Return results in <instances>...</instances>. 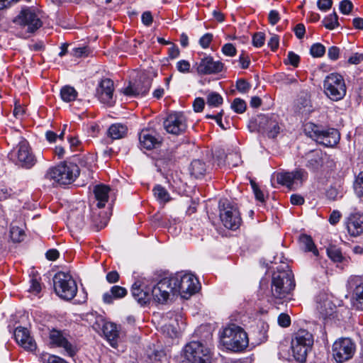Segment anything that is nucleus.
Instances as JSON below:
<instances>
[{
	"label": "nucleus",
	"mask_w": 363,
	"mask_h": 363,
	"mask_svg": "<svg viewBox=\"0 0 363 363\" xmlns=\"http://www.w3.org/2000/svg\"><path fill=\"white\" fill-rule=\"evenodd\" d=\"M295 286L294 276L289 266H285V269L278 268L272 274L271 284V294L274 303H280L282 299L291 294Z\"/></svg>",
	"instance_id": "1"
},
{
	"label": "nucleus",
	"mask_w": 363,
	"mask_h": 363,
	"mask_svg": "<svg viewBox=\"0 0 363 363\" xmlns=\"http://www.w3.org/2000/svg\"><path fill=\"white\" fill-rule=\"evenodd\" d=\"M220 342L228 350L239 352L244 351L249 345V338L245 330L235 324L223 328Z\"/></svg>",
	"instance_id": "2"
},
{
	"label": "nucleus",
	"mask_w": 363,
	"mask_h": 363,
	"mask_svg": "<svg viewBox=\"0 0 363 363\" xmlns=\"http://www.w3.org/2000/svg\"><path fill=\"white\" fill-rule=\"evenodd\" d=\"M79 167L72 162H61L58 165L50 168L45 178L60 185L72 184L79 175Z\"/></svg>",
	"instance_id": "3"
},
{
	"label": "nucleus",
	"mask_w": 363,
	"mask_h": 363,
	"mask_svg": "<svg viewBox=\"0 0 363 363\" xmlns=\"http://www.w3.org/2000/svg\"><path fill=\"white\" fill-rule=\"evenodd\" d=\"M304 131L318 143L325 147H334L340 140V133L337 129L333 128L323 129L313 123H305Z\"/></svg>",
	"instance_id": "4"
},
{
	"label": "nucleus",
	"mask_w": 363,
	"mask_h": 363,
	"mask_svg": "<svg viewBox=\"0 0 363 363\" xmlns=\"http://www.w3.org/2000/svg\"><path fill=\"white\" fill-rule=\"evenodd\" d=\"M313 345V335L307 330H299L291 340V350L294 359L298 362H305Z\"/></svg>",
	"instance_id": "5"
},
{
	"label": "nucleus",
	"mask_w": 363,
	"mask_h": 363,
	"mask_svg": "<svg viewBox=\"0 0 363 363\" xmlns=\"http://www.w3.org/2000/svg\"><path fill=\"white\" fill-rule=\"evenodd\" d=\"M175 291L182 298L188 299L196 294L199 288L198 279L191 273L179 272L172 276Z\"/></svg>",
	"instance_id": "6"
},
{
	"label": "nucleus",
	"mask_w": 363,
	"mask_h": 363,
	"mask_svg": "<svg viewBox=\"0 0 363 363\" xmlns=\"http://www.w3.org/2000/svg\"><path fill=\"white\" fill-rule=\"evenodd\" d=\"M53 287L56 294L62 299L71 301L77 293V285L72 276L62 272L53 277Z\"/></svg>",
	"instance_id": "7"
},
{
	"label": "nucleus",
	"mask_w": 363,
	"mask_h": 363,
	"mask_svg": "<svg viewBox=\"0 0 363 363\" xmlns=\"http://www.w3.org/2000/svg\"><path fill=\"white\" fill-rule=\"evenodd\" d=\"M212 352L199 341L187 343L182 350V356L189 363H211Z\"/></svg>",
	"instance_id": "8"
},
{
	"label": "nucleus",
	"mask_w": 363,
	"mask_h": 363,
	"mask_svg": "<svg viewBox=\"0 0 363 363\" xmlns=\"http://www.w3.org/2000/svg\"><path fill=\"white\" fill-rule=\"evenodd\" d=\"M323 87L325 94L333 101H339L346 94L344 79L337 73L328 75L324 80Z\"/></svg>",
	"instance_id": "9"
},
{
	"label": "nucleus",
	"mask_w": 363,
	"mask_h": 363,
	"mask_svg": "<svg viewBox=\"0 0 363 363\" xmlns=\"http://www.w3.org/2000/svg\"><path fill=\"white\" fill-rule=\"evenodd\" d=\"M219 208L220 218L223 225L230 230H237L242 222L238 208L227 201H220Z\"/></svg>",
	"instance_id": "10"
},
{
	"label": "nucleus",
	"mask_w": 363,
	"mask_h": 363,
	"mask_svg": "<svg viewBox=\"0 0 363 363\" xmlns=\"http://www.w3.org/2000/svg\"><path fill=\"white\" fill-rule=\"evenodd\" d=\"M49 340L52 347L62 348L70 357H73L77 353V345L65 330L52 329L49 333Z\"/></svg>",
	"instance_id": "11"
},
{
	"label": "nucleus",
	"mask_w": 363,
	"mask_h": 363,
	"mask_svg": "<svg viewBox=\"0 0 363 363\" xmlns=\"http://www.w3.org/2000/svg\"><path fill=\"white\" fill-rule=\"evenodd\" d=\"M172 277H164L160 280L151 290L154 301L159 303H164L171 295H177Z\"/></svg>",
	"instance_id": "12"
},
{
	"label": "nucleus",
	"mask_w": 363,
	"mask_h": 363,
	"mask_svg": "<svg viewBox=\"0 0 363 363\" xmlns=\"http://www.w3.org/2000/svg\"><path fill=\"white\" fill-rule=\"evenodd\" d=\"M248 128L251 132L267 131L269 136L272 138H275L280 130L277 123L269 119L267 115H257L250 120Z\"/></svg>",
	"instance_id": "13"
},
{
	"label": "nucleus",
	"mask_w": 363,
	"mask_h": 363,
	"mask_svg": "<svg viewBox=\"0 0 363 363\" xmlns=\"http://www.w3.org/2000/svg\"><path fill=\"white\" fill-rule=\"evenodd\" d=\"M355 345L350 338H340L333 345V355L336 362L342 363L352 357Z\"/></svg>",
	"instance_id": "14"
},
{
	"label": "nucleus",
	"mask_w": 363,
	"mask_h": 363,
	"mask_svg": "<svg viewBox=\"0 0 363 363\" xmlns=\"http://www.w3.org/2000/svg\"><path fill=\"white\" fill-rule=\"evenodd\" d=\"M43 26L40 11L35 8L24 9V38L34 34Z\"/></svg>",
	"instance_id": "15"
},
{
	"label": "nucleus",
	"mask_w": 363,
	"mask_h": 363,
	"mask_svg": "<svg viewBox=\"0 0 363 363\" xmlns=\"http://www.w3.org/2000/svg\"><path fill=\"white\" fill-rule=\"evenodd\" d=\"M277 182L289 188L294 185L301 184L308 177V174L303 169H298L293 172H278L275 175Z\"/></svg>",
	"instance_id": "16"
},
{
	"label": "nucleus",
	"mask_w": 363,
	"mask_h": 363,
	"mask_svg": "<svg viewBox=\"0 0 363 363\" xmlns=\"http://www.w3.org/2000/svg\"><path fill=\"white\" fill-rule=\"evenodd\" d=\"M113 92V82L108 78H104L99 82L96 87V96L101 103L112 106L115 103Z\"/></svg>",
	"instance_id": "17"
},
{
	"label": "nucleus",
	"mask_w": 363,
	"mask_h": 363,
	"mask_svg": "<svg viewBox=\"0 0 363 363\" xmlns=\"http://www.w3.org/2000/svg\"><path fill=\"white\" fill-rule=\"evenodd\" d=\"M139 140L143 148L151 150L161 147L163 137L154 129L145 128L140 133Z\"/></svg>",
	"instance_id": "18"
},
{
	"label": "nucleus",
	"mask_w": 363,
	"mask_h": 363,
	"mask_svg": "<svg viewBox=\"0 0 363 363\" xmlns=\"http://www.w3.org/2000/svg\"><path fill=\"white\" fill-rule=\"evenodd\" d=\"M151 290L152 288L148 287L145 279L137 280L131 288L133 296L140 305H145L150 302L152 298Z\"/></svg>",
	"instance_id": "19"
},
{
	"label": "nucleus",
	"mask_w": 363,
	"mask_h": 363,
	"mask_svg": "<svg viewBox=\"0 0 363 363\" xmlns=\"http://www.w3.org/2000/svg\"><path fill=\"white\" fill-rule=\"evenodd\" d=\"M164 129L168 133L179 135L186 129V120L184 115H168L163 123Z\"/></svg>",
	"instance_id": "20"
},
{
	"label": "nucleus",
	"mask_w": 363,
	"mask_h": 363,
	"mask_svg": "<svg viewBox=\"0 0 363 363\" xmlns=\"http://www.w3.org/2000/svg\"><path fill=\"white\" fill-rule=\"evenodd\" d=\"M316 308L322 318L326 319L333 315L336 306L328 294L320 293L316 297Z\"/></svg>",
	"instance_id": "21"
},
{
	"label": "nucleus",
	"mask_w": 363,
	"mask_h": 363,
	"mask_svg": "<svg viewBox=\"0 0 363 363\" xmlns=\"http://www.w3.org/2000/svg\"><path fill=\"white\" fill-rule=\"evenodd\" d=\"M150 86V80L147 78H143L135 82H130L126 87L122 89L121 92L128 96L145 95L148 92Z\"/></svg>",
	"instance_id": "22"
},
{
	"label": "nucleus",
	"mask_w": 363,
	"mask_h": 363,
	"mask_svg": "<svg viewBox=\"0 0 363 363\" xmlns=\"http://www.w3.org/2000/svg\"><path fill=\"white\" fill-rule=\"evenodd\" d=\"M224 65L220 61H214L211 56L202 58L197 66V72L201 74H213L223 71Z\"/></svg>",
	"instance_id": "23"
},
{
	"label": "nucleus",
	"mask_w": 363,
	"mask_h": 363,
	"mask_svg": "<svg viewBox=\"0 0 363 363\" xmlns=\"http://www.w3.org/2000/svg\"><path fill=\"white\" fill-rule=\"evenodd\" d=\"M347 228L350 235L356 237L363 233V214L354 212L350 215L347 220Z\"/></svg>",
	"instance_id": "24"
},
{
	"label": "nucleus",
	"mask_w": 363,
	"mask_h": 363,
	"mask_svg": "<svg viewBox=\"0 0 363 363\" xmlns=\"http://www.w3.org/2000/svg\"><path fill=\"white\" fill-rule=\"evenodd\" d=\"M28 278L29 287L27 292L31 296L40 297L43 284L39 272L34 267L30 268L28 271Z\"/></svg>",
	"instance_id": "25"
},
{
	"label": "nucleus",
	"mask_w": 363,
	"mask_h": 363,
	"mask_svg": "<svg viewBox=\"0 0 363 363\" xmlns=\"http://www.w3.org/2000/svg\"><path fill=\"white\" fill-rule=\"evenodd\" d=\"M307 159L306 167L313 171H317L323 167L324 162L328 161L329 157L320 150H313L307 155Z\"/></svg>",
	"instance_id": "26"
},
{
	"label": "nucleus",
	"mask_w": 363,
	"mask_h": 363,
	"mask_svg": "<svg viewBox=\"0 0 363 363\" xmlns=\"http://www.w3.org/2000/svg\"><path fill=\"white\" fill-rule=\"evenodd\" d=\"M103 333L110 345L113 347H116L117 340L120 335L117 325L111 322L106 323L103 327Z\"/></svg>",
	"instance_id": "27"
},
{
	"label": "nucleus",
	"mask_w": 363,
	"mask_h": 363,
	"mask_svg": "<svg viewBox=\"0 0 363 363\" xmlns=\"http://www.w3.org/2000/svg\"><path fill=\"white\" fill-rule=\"evenodd\" d=\"M110 192L109 186L104 184L96 185L94 189V194L97 202V207L102 208L106 206L108 200Z\"/></svg>",
	"instance_id": "28"
},
{
	"label": "nucleus",
	"mask_w": 363,
	"mask_h": 363,
	"mask_svg": "<svg viewBox=\"0 0 363 363\" xmlns=\"http://www.w3.org/2000/svg\"><path fill=\"white\" fill-rule=\"evenodd\" d=\"M128 294L127 289L123 286L115 285L112 286L109 292H106L103 295V301L104 303H112L114 299H120L124 298Z\"/></svg>",
	"instance_id": "29"
},
{
	"label": "nucleus",
	"mask_w": 363,
	"mask_h": 363,
	"mask_svg": "<svg viewBox=\"0 0 363 363\" xmlns=\"http://www.w3.org/2000/svg\"><path fill=\"white\" fill-rule=\"evenodd\" d=\"M128 133L126 125L117 123L112 124L108 129L107 135L113 140H119L124 138Z\"/></svg>",
	"instance_id": "30"
},
{
	"label": "nucleus",
	"mask_w": 363,
	"mask_h": 363,
	"mask_svg": "<svg viewBox=\"0 0 363 363\" xmlns=\"http://www.w3.org/2000/svg\"><path fill=\"white\" fill-rule=\"evenodd\" d=\"M23 141H19L18 145L14 147L8 154V158L11 162L15 164L18 168L23 167Z\"/></svg>",
	"instance_id": "31"
},
{
	"label": "nucleus",
	"mask_w": 363,
	"mask_h": 363,
	"mask_svg": "<svg viewBox=\"0 0 363 363\" xmlns=\"http://www.w3.org/2000/svg\"><path fill=\"white\" fill-rule=\"evenodd\" d=\"M206 118L215 121L223 130L230 128L234 123L233 118L229 115H206Z\"/></svg>",
	"instance_id": "32"
},
{
	"label": "nucleus",
	"mask_w": 363,
	"mask_h": 363,
	"mask_svg": "<svg viewBox=\"0 0 363 363\" xmlns=\"http://www.w3.org/2000/svg\"><path fill=\"white\" fill-rule=\"evenodd\" d=\"M37 162V157L28 143L24 140V169H30Z\"/></svg>",
	"instance_id": "33"
},
{
	"label": "nucleus",
	"mask_w": 363,
	"mask_h": 363,
	"mask_svg": "<svg viewBox=\"0 0 363 363\" xmlns=\"http://www.w3.org/2000/svg\"><path fill=\"white\" fill-rule=\"evenodd\" d=\"M14 320H11L8 328L9 331L13 330V337L16 342L21 347H23V326L20 324L19 321L15 320L12 325V322Z\"/></svg>",
	"instance_id": "34"
},
{
	"label": "nucleus",
	"mask_w": 363,
	"mask_h": 363,
	"mask_svg": "<svg viewBox=\"0 0 363 363\" xmlns=\"http://www.w3.org/2000/svg\"><path fill=\"white\" fill-rule=\"evenodd\" d=\"M189 171L191 174L195 178H200L206 173V164L200 160H194L191 163Z\"/></svg>",
	"instance_id": "35"
},
{
	"label": "nucleus",
	"mask_w": 363,
	"mask_h": 363,
	"mask_svg": "<svg viewBox=\"0 0 363 363\" xmlns=\"http://www.w3.org/2000/svg\"><path fill=\"white\" fill-rule=\"evenodd\" d=\"M9 242L13 244L20 243L23 241V228L11 223L9 231Z\"/></svg>",
	"instance_id": "36"
},
{
	"label": "nucleus",
	"mask_w": 363,
	"mask_h": 363,
	"mask_svg": "<svg viewBox=\"0 0 363 363\" xmlns=\"http://www.w3.org/2000/svg\"><path fill=\"white\" fill-rule=\"evenodd\" d=\"M299 242L305 251L311 252L315 256L318 255V250L311 236L303 235L300 237Z\"/></svg>",
	"instance_id": "37"
},
{
	"label": "nucleus",
	"mask_w": 363,
	"mask_h": 363,
	"mask_svg": "<svg viewBox=\"0 0 363 363\" xmlns=\"http://www.w3.org/2000/svg\"><path fill=\"white\" fill-rule=\"evenodd\" d=\"M155 197L160 203H167L172 198L167 190L162 186L157 184L152 189Z\"/></svg>",
	"instance_id": "38"
},
{
	"label": "nucleus",
	"mask_w": 363,
	"mask_h": 363,
	"mask_svg": "<svg viewBox=\"0 0 363 363\" xmlns=\"http://www.w3.org/2000/svg\"><path fill=\"white\" fill-rule=\"evenodd\" d=\"M61 99L66 102L74 100L77 96V92L74 87L65 86L60 90Z\"/></svg>",
	"instance_id": "39"
},
{
	"label": "nucleus",
	"mask_w": 363,
	"mask_h": 363,
	"mask_svg": "<svg viewBox=\"0 0 363 363\" xmlns=\"http://www.w3.org/2000/svg\"><path fill=\"white\" fill-rule=\"evenodd\" d=\"M36 349L37 345L35 341L32 337H30L27 328H24V350H27L30 352H34Z\"/></svg>",
	"instance_id": "40"
},
{
	"label": "nucleus",
	"mask_w": 363,
	"mask_h": 363,
	"mask_svg": "<svg viewBox=\"0 0 363 363\" xmlns=\"http://www.w3.org/2000/svg\"><path fill=\"white\" fill-rule=\"evenodd\" d=\"M354 306L357 308L363 311V282L359 285L357 286V287L354 289Z\"/></svg>",
	"instance_id": "41"
},
{
	"label": "nucleus",
	"mask_w": 363,
	"mask_h": 363,
	"mask_svg": "<svg viewBox=\"0 0 363 363\" xmlns=\"http://www.w3.org/2000/svg\"><path fill=\"white\" fill-rule=\"evenodd\" d=\"M324 26L329 30H333L339 26L338 16L335 12L326 16L323 21Z\"/></svg>",
	"instance_id": "42"
},
{
	"label": "nucleus",
	"mask_w": 363,
	"mask_h": 363,
	"mask_svg": "<svg viewBox=\"0 0 363 363\" xmlns=\"http://www.w3.org/2000/svg\"><path fill=\"white\" fill-rule=\"evenodd\" d=\"M328 257L334 262H341L343 260V256L341 250L335 246H330L327 249Z\"/></svg>",
	"instance_id": "43"
},
{
	"label": "nucleus",
	"mask_w": 363,
	"mask_h": 363,
	"mask_svg": "<svg viewBox=\"0 0 363 363\" xmlns=\"http://www.w3.org/2000/svg\"><path fill=\"white\" fill-rule=\"evenodd\" d=\"M231 108L235 112L238 113H242L246 110L247 104L243 99L236 98L232 102Z\"/></svg>",
	"instance_id": "44"
},
{
	"label": "nucleus",
	"mask_w": 363,
	"mask_h": 363,
	"mask_svg": "<svg viewBox=\"0 0 363 363\" xmlns=\"http://www.w3.org/2000/svg\"><path fill=\"white\" fill-rule=\"evenodd\" d=\"M223 103L222 96L216 92H211L207 96V104L211 106H218Z\"/></svg>",
	"instance_id": "45"
},
{
	"label": "nucleus",
	"mask_w": 363,
	"mask_h": 363,
	"mask_svg": "<svg viewBox=\"0 0 363 363\" xmlns=\"http://www.w3.org/2000/svg\"><path fill=\"white\" fill-rule=\"evenodd\" d=\"M325 52V48L320 43L313 44L310 49V53L313 57H320L324 55Z\"/></svg>",
	"instance_id": "46"
},
{
	"label": "nucleus",
	"mask_w": 363,
	"mask_h": 363,
	"mask_svg": "<svg viewBox=\"0 0 363 363\" xmlns=\"http://www.w3.org/2000/svg\"><path fill=\"white\" fill-rule=\"evenodd\" d=\"M354 188L355 193L358 196H363V171L360 172L357 175Z\"/></svg>",
	"instance_id": "47"
},
{
	"label": "nucleus",
	"mask_w": 363,
	"mask_h": 363,
	"mask_svg": "<svg viewBox=\"0 0 363 363\" xmlns=\"http://www.w3.org/2000/svg\"><path fill=\"white\" fill-rule=\"evenodd\" d=\"M250 184H251V186L253 190V192H254L256 199L262 203H264L265 201L264 193L259 188L257 183L251 180Z\"/></svg>",
	"instance_id": "48"
},
{
	"label": "nucleus",
	"mask_w": 363,
	"mask_h": 363,
	"mask_svg": "<svg viewBox=\"0 0 363 363\" xmlns=\"http://www.w3.org/2000/svg\"><path fill=\"white\" fill-rule=\"evenodd\" d=\"M250 87H251V86H250V83H248L245 79H240L236 82V89H238V91L239 92H240L242 94H245V93L248 92Z\"/></svg>",
	"instance_id": "49"
},
{
	"label": "nucleus",
	"mask_w": 363,
	"mask_h": 363,
	"mask_svg": "<svg viewBox=\"0 0 363 363\" xmlns=\"http://www.w3.org/2000/svg\"><path fill=\"white\" fill-rule=\"evenodd\" d=\"M353 8V4L350 0H342L340 3V11L345 15H348Z\"/></svg>",
	"instance_id": "50"
},
{
	"label": "nucleus",
	"mask_w": 363,
	"mask_h": 363,
	"mask_svg": "<svg viewBox=\"0 0 363 363\" xmlns=\"http://www.w3.org/2000/svg\"><path fill=\"white\" fill-rule=\"evenodd\" d=\"M264 34L263 33H256L252 37V44L254 46L259 48L264 44Z\"/></svg>",
	"instance_id": "51"
},
{
	"label": "nucleus",
	"mask_w": 363,
	"mask_h": 363,
	"mask_svg": "<svg viewBox=\"0 0 363 363\" xmlns=\"http://www.w3.org/2000/svg\"><path fill=\"white\" fill-rule=\"evenodd\" d=\"M223 53L229 57H233L236 55V48L232 43H226L222 48Z\"/></svg>",
	"instance_id": "52"
},
{
	"label": "nucleus",
	"mask_w": 363,
	"mask_h": 363,
	"mask_svg": "<svg viewBox=\"0 0 363 363\" xmlns=\"http://www.w3.org/2000/svg\"><path fill=\"white\" fill-rule=\"evenodd\" d=\"M363 62V53L354 52L349 57L347 63L350 65H359Z\"/></svg>",
	"instance_id": "53"
},
{
	"label": "nucleus",
	"mask_w": 363,
	"mask_h": 363,
	"mask_svg": "<svg viewBox=\"0 0 363 363\" xmlns=\"http://www.w3.org/2000/svg\"><path fill=\"white\" fill-rule=\"evenodd\" d=\"M278 324L282 328H287L291 325V318L286 313H281L278 317Z\"/></svg>",
	"instance_id": "54"
},
{
	"label": "nucleus",
	"mask_w": 363,
	"mask_h": 363,
	"mask_svg": "<svg viewBox=\"0 0 363 363\" xmlns=\"http://www.w3.org/2000/svg\"><path fill=\"white\" fill-rule=\"evenodd\" d=\"M228 165L237 166L240 161V157L237 153H230L225 156Z\"/></svg>",
	"instance_id": "55"
},
{
	"label": "nucleus",
	"mask_w": 363,
	"mask_h": 363,
	"mask_svg": "<svg viewBox=\"0 0 363 363\" xmlns=\"http://www.w3.org/2000/svg\"><path fill=\"white\" fill-rule=\"evenodd\" d=\"M213 40V35L211 33H206L199 40V44L203 48L209 47Z\"/></svg>",
	"instance_id": "56"
},
{
	"label": "nucleus",
	"mask_w": 363,
	"mask_h": 363,
	"mask_svg": "<svg viewBox=\"0 0 363 363\" xmlns=\"http://www.w3.org/2000/svg\"><path fill=\"white\" fill-rule=\"evenodd\" d=\"M72 53L74 57H82L88 55L89 50L86 47L75 48L72 49Z\"/></svg>",
	"instance_id": "57"
},
{
	"label": "nucleus",
	"mask_w": 363,
	"mask_h": 363,
	"mask_svg": "<svg viewBox=\"0 0 363 363\" xmlns=\"http://www.w3.org/2000/svg\"><path fill=\"white\" fill-rule=\"evenodd\" d=\"M340 55V48L336 46H332L328 48V56L331 60H337Z\"/></svg>",
	"instance_id": "58"
},
{
	"label": "nucleus",
	"mask_w": 363,
	"mask_h": 363,
	"mask_svg": "<svg viewBox=\"0 0 363 363\" xmlns=\"http://www.w3.org/2000/svg\"><path fill=\"white\" fill-rule=\"evenodd\" d=\"M177 68L179 72L186 73L189 72L190 64L186 60H180L177 64Z\"/></svg>",
	"instance_id": "59"
},
{
	"label": "nucleus",
	"mask_w": 363,
	"mask_h": 363,
	"mask_svg": "<svg viewBox=\"0 0 363 363\" xmlns=\"http://www.w3.org/2000/svg\"><path fill=\"white\" fill-rule=\"evenodd\" d=\"M317 5L320 10L326 11L331 8V6L333 5V1L332 0H318L317 2Z\"/></svg>",
	"instance_id": "60"
},
{
	"label": "nucleus",
	"mask_w": 363,
	"mask_h": 363,
	"mask_svg": "<svg viewBox=\"0 0 363 363\" xmlns=\"http://www.w3.org/2000/svg\"><path fill=\"white\" fill-rule=\"evenodd\" d=\"M205 102L202 98H196L193 104L195 112H201L204 108Z\"/></svg>",
	"instance_id": "61"
},
{
	"label": "nucleus",
	"mask_w": 363,
	"mask_h": 363,
	"mask_svg": "<svg viewBox=\"0 0 363 363\" xmlns=\"http://www.w3.org/2000/svg\"><path fill=\"white\" fill-rule=\"evenodd\" d=\"M287 59L289 62L294 67H297L298 65L300 57L298 55L295 54L294 52H289L288 53Z\"/></svg>",
	"instance_id": "62"
},
{
	"label": "nucleus",
	"mask_w": 363,
	"mask_h": 363,
	"mask_svg": "<svg viewBox=\"0 0 363 363\" xmlns=\"http://www.w3.org/2000/svg\"><path fill=\"white\" fill-rule=\"evenodd\" d=\"M119 274L116 271H111L106 274V280L110 284H114L118 281Z\"/></svg>",
	"instance_id": "63"
},
{
	"label": "nucleus",
	"mask_w": 363,
	"mask_h": 363,
	"mask_svg": "<svg viewBox=\"0 0 363 363\" xmlns=\"http://www.w3.org/2000/svg\"><path fill=\"white\" fill-rule=\"evenodd\" d=\"M341 216L342 215H341L340 211H338L337 210H334L330 213V217H329V222H330V223L332 224V225L337 224L340 221Z\"/></svg>",
	"instance_id": "64"
}]
</instances>
